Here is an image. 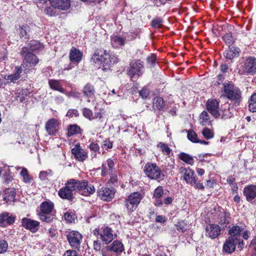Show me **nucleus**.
<instances>
[{
  "instance_id": "45",
  "label": "nucleus",
  "mask_w": 256,
  "mask_h": 256,
  "mask_svg": "<svg viewBox=\"0 0 256 256\" xmlns=\"http://www.w3.org/2000/svg\"><path fill=\"white\" fill-rule=\"evenodd\" d=\"M80 128L76 124L70 126L68 131V136H72L74 134H78L80 132Z\"/></svg>"
},
{
  "instance_id": "10",
  "label": "nucleus",
  "mask_w": 256,
  "mask_h": 256,
  "mask_svg": "<svg viewBox=\"0 0 256 256\" xmlns=\"http://www.w3.org/2000/svg\"><path fill=\"white\" fill-rule=\"evenodd\" d=\"M244 245V241H238L232 237H228L223 244L222 252L224 253L230 254L236 250V246L242 250Z\"/></svg>"
},
{
  "instance_id": "46",
  "label": "nucleus",
  "mask_w": 256,
  "mask_h": 256,
  "mask_svg": "<svg viewBox=\"0 0 256 256\" xmlns=\"http://www.w3.org/2000/svg\"><path fill=\"white\" fill-rule=\"evenodd\" d=\"M20 174L23 178V180L26 183H30L32 179L28 174V170L26 168H22Z\"/></svg>"
},
{
  "instance_id": "25",
  "label": "nucleus",
  "mask_w": 256,
  "mask_h": 256,
  "mask_svg": "<svg viewBox=\"0 0 256 256\" xmlns=\"http://www.w3.org/2000/svg\"><path fill=\"white\" fill-rule=\"evenodd\" d=\"M22 72V68L21 66H16L13 74L5 76L4 78L8 83H14L20 78Z\"/></svg>"
},
{
  "instance_id": "41",
  "label": "nucleus",
  "mask_w": 256,
  "mask_h": 256,
  "mask_svg": "<svg viewBox=\"0 0 256 256\" xmlns=\"http://www.w3.org/2000/svg\"><path fill=\"white\" fill-rule=\"evenodd\" d=\"M248 109L251 112H256V92L254 93L248 100Z\"/></svg>"
},
{
  "instance_id": "28",
  "label": "nucleus",
  "mask_w": 256,
  "mask_h": 256,
  "mask_svg": "<svg viewBox=\"0 0 256 256\" xmlns=\"http://www.w3.org/2000/svg\"><path fill=\"white\" fill-rule=\"evenodd\" d=\"M84 182L80 184V180L72 178L67 180L65 184L70 190L71 189V191L72 192H74V194L76 192H78L80 194V188L82 187V186H80V184L84 186V184H82Z\"/></svg>"
},
{
  "instance_id": "38",
  "label": "nucleus",
  "mask_w": 256,
  "mask_h": 256,
  "mask_svg": "<svg viewBox=\"0 0 256 256\" xmlns=\"http://www.w3.org/2000/svg\"><path fill=\"white\" fill-rule=\"evenodd\" d=\"M16 192L13 188L6 190L4 199L8 202H14L16 198Z\"/></svg>"
},
{
  "instance_id": "40",
  "label": "nucleus",
  "mask_w": 256,
  "mask_h": 256,
  "mask_svg": "<svg viewBox=\"0 0 256 256\" xmlns=\"http://www.w3.org/2000/svg\"><path fill=\"white\" fill-rule=\"evenodd\" d=\"M200 124L202 126L210 125L211 120L210 116L206 112L204 111L200 115Z\"/></svg>"
},
{
  "instance_id": "9",
  "label": "nucleus",
  "mask_w": 256,
  "mask_h": 256,
  "mask_svg": "<svg viewBox=\"0 0 256 256\" xmlns=\"http://www.w3.org/2000/svg\"><path fill=\"white\" fill-rule=\"evenodd\" d=\"M113 230L112 228L105 226L100 230L96 229L94 230V234L98 236L104 244H108L114 239Z\"/></svg>"
},
{
  "instance_id": "59",
  "label": "nucleus",
  "mask_w": 256,
  "mask_h": 256,
  "mask_svg": "<svg viewBox=\"0 0 256 256\" xmlns=\"http://www.w3.org/2000/svg\"><path fill=\"white\" fill-rule=\"evenodd\" d=\"M106 112L104 109L101 108L98 112H95L94 115V119L98 118L102 120L105 116Z\"/></svg>"
},
{
  "instance_id": "24",
  "label": "nucleus",
  "mask_w": 256,
  "mask_h": 256,
  "mask_svg": "<svg viewBox=\"0 0 256 256\" xmlns=\"http://www.w3.org/2000/svg\"><path fill=\"white\" fill-rule=\"evenodd\" d=\"M243 193L246 200L252 202L256 198V185L251 184L246 186L244 188Z\"/></svg>"
},
{
  "instance_id": "43",
  "label": "nucleus",
  "mask_w": 256,
  "mask_h": 256,
  "mask_svg": "<svg viewBox=\"0 0 256 256\" xmlns=\"http://www.w3.org/2000/svg\"><path fill=\"white\" fill-rule=\"evenodd\" d=\"M158 147L160 148L162 153L166 156H170L172 152V150L164 143L160 142Z\"/></svg>"
},
{
  "instance_id": "1",
  "label": "nucleus",
  "mask_w": 256,
  "mask_h": 256,
  "mask_svg": "<svg viewBox=\"0 0 256 256\" xmlns=\"http://www.w3.org/2000/svg\"><path fill=\"white\" fill-rule=\"evenodd\" d=\"M92 59L95 64L101 65L104 70L110 69L112 64H114L118 61L116 55H110L104 49L98 50Z\"/></svg>"
},
{
  "instance_id": "44",
  "label": "nucleus",
  "mask_w": 256,
  "mask_h": 256,
  "mask_svg": "<svg viewBox=\"0 0 256 256\" xmlns=\"http://www.w3.org/2000/svg\"><path fill=\"white\" fill-rule=\"evenodd\" d=\"M53 172L52 170H48L46 171H41L39 174V178L42 181H46L48 180V177L52 176Z\"/></svg>"
},
{
  "instance_id": "60",
  "label": "nucleus",
  "mask_w": 256,
  "mask_h": 256,
  "mask_svg": "<svg viewBox=\"0 0 256 256\" xmlns=\"http://www.w3.org/2000/svg\"><path fill=\"white\" fill-rule=\"evenodd\" d=\"M79 115V113L78 110L76 109L69 110L66 113V116L70 118L73 116H78Z\"/></svg>"
},
{
  "instance_id": "61",
  "label": "nucleus",
  "mask_w": 256,
  "mask_h": 256,
  "mask_svg": "<svg viewBox=\"0 0 256 256\" xmlns=\"http://www.w3.org/2000/svg\"><path fill=\"white\" fill-rule=\"evenodd\" d=\"M178 156L180 160H193V158L184 152H180Z\"/></svg>"
},
{
  "instance_id": "62",
  "label": "nucleus",
  "mask_w": 256,
  "mask_h": 256,
  "mask_svg": "<svg viewBox=\"0 0 256 256\" xmlns=\"http://www.w3.org/2000/svg\"><path fill=\"white\" fill-rule=\"evenodd\" d=\"M54 8L52 6L47 7L44 10L46 14L50 16H54L55 14Z\"/></svg>"
},
{
  "instance_id": "26",
  "label": "nucleus",
  "mask_w": 256,
  "mask_h": 256,
  "mask_svg": "<svg viewBox=\"0 0 256 256\" xmlns=\"http://www.w3.org/2000/svg\"><path fill=\"white\" fill-rule=\"evenodd\" d=\"M58 195L60 198L70 201H72L74 198V192H72L71 189L70 190L66 184L64 186L58 190Z\"/></svg>"
},
{
  "instance_id": "55",
  "label": "nucleus",
  "mask_w": 256,
  "mask_h": 256,
  "mask_svg": "<svg viewBox=\"0 0 256 256\" xmlns=\"http://www.w3.org/2000/svg\"><path fill=\"white\" fill-rule=\"evenodd\" d=\"M102 147L104 150L110 149L112 147V142L110 140L106 139L103 142Z\"/></svg>"
},
{
  "instance_id": "36",
  "label": "nucleus",
  "mask_w": 256,
  "mask_h": 256,
  "mask_svg": "<svg viewBox=\"0 0 256 256\" xmlns=\"http://www.w3.org/2000/svg\"><path fill=\"white\" fill-rule=\"evenodd\" d=\"M28 46V47L27 48H28V52L30 50L34 52L41 50L44 48V46L42 43L34 40H30Z\"/></svg>"
},
{
  "instance_id": "11",
  "label": "nucleus",
  "mask_w": 256,
  "mask_h": 256,
  "mask_svg": "<svg viewBox=\"0 0 256 256\" xmlns=\"http://www.w3.org/2000/svg\"><path fill=\"white\" fill-rule=\"evenodd\" d=\"M142 198V194L139 192L130 194L126 200V206L130 212H133L136 208Z\"/></svg>"
},
{
  "instance_id": "27",
  "label": "nucleus",
  "mask_w": 256,
  "mask_h": 256,
  "mask_svg": "<svg viewBox=\"0 0 256 256\" xmlns=\"http://www.w3.org/2000/svg\"><path fill=\"white\" fill-rule=\"evenodd\" d=\"M72 152L76 158H80V160H84L87 158V152L82 148L80 144H76L72 148Z\"/></svg>"
},
{
  "instance_id": "63",
  "label": "nucleus",
  "mask_w": 256,
  "mask_h": 256,
  "mask_svg": "<svg viewBox=\"0 0 256 256\" xmlns=\"http://www.w3.org/2000/svg\"><path fill=\"white\" fill-rule=\"evenodd\" d=\"M64 219L66 220L68 222L71 223L72 222L74 219V216L72 214H71L70 213H66L64 216Z\"/></svg>"
},
{
  "instance_id": "35",
  "label": "nucleus",
  "mask_w": 256,
  "mask_h": 256,
  "mask_svg": "<svg viewBox=\"0 0 256 256\" xmlns=\"http://www.w3.org/2000/svg\"><path fill=\"white\" fill-rule=\"evenodd\" d=\"M240 52V50L238 48H229L224 53V56L228 60H232L235 56H238Z\"/></svg>"
},
{
  "instance_id": "16",
  "label": "nucleus",
  "mask_w": 256,
  "mask_h": 256,
  "mask_svg": "<svg viewBox=\"0 0 256 256\" xmlns=\"http://www.w3.org/2000/svg\"><path fill=\"white\" fill-rule=\"evenodd\" d=\"M116 190L114 188L103 186L97 191L98 196L105 201H110L114 196Z\"/></svg>"
},
{
  "instance_id": "23",
  "label": "nucleus",
  "mask_w": 256,
  "mask_h": 256,
  "mask_svg": "<svg viewBox=\"0 0 256 256\" xmlns=\"http://www.w3.org/2000/svg\"><path fill=\"white\" fill-rule=\"evenodd\" d=\"M82 53L74 47H72L69 54L70 60L72 64L78 65L82 60Z\"/></svg>"
},
{
  "instance_id": "49",
  "label": "nucleus",
  "mask_w": 256,
  "mask_h": 256,
  "mask_svg": "<svg viewBox=\"0 0 256 256\" xmlns=\"http://www.w3.org/2000/svg\"><path fill=\"white\" fill-rule=\"evenodd\" d=\"M222 38L226 44L228 46L232 45L234 42V40L230 33L226 34Z\"/></svg>"
},
{
  "instance_id": "30",
  "label": "nucleus",
  "mask_w": 256,
  "mask_h": 256,
  "mask_svg": "<svg viewBox=\"0 0 256 256\" xmlns=\"http://www.w3.org/2000/svg\"><path fill=\"white\" fill-rule=\"evenodd\" d=\"M164 194V190L162 186L157 187L154 194V198L155 199L154 205L156 206H161L162 205V196Z\"/></svg>"
},
{
  "instance_id": "58",
  "label": "nucleus",
  "mask_w": 256,
  "mask_h": 256,
  "mask_svg": "<svg viewBox=\"0 0 256 256\" xmlns=\"http://www.w3.org/2000/svg\"><path fill=\"white\" fill-rule=\"evenodd\" d=\"M154 254L156 256H167L164 252V248L163 246H160L158 249L155 250Z\"/></svg>"
},
{
  "instance_id": "22",
  "label": "nucleus",
  "mask_w": 256,
  "mask_h": 256,
  "mask_svg": "<svg viewBox=\"0 0 256 256\" xmlns=\"http://www.w3.org/2000/svg\"><path fill=\"white\" fill-rule=\"evenodd\" d=\"M84 182V186L80 184L82 186L80 188V194L84 196H90V194H93L95 192L94 186L90 184H88V182L87 180H80V184Z\"/></svg>"
},
{
  "instance_id": "15",
  "label": "nucleus",
  "mask_w": 256,
  "mask_h": 256,
  "mask_svg": "<svg viewBox=\"0 0 256 256\" xmlns=\"http://www.w3.org/2000/svg\"><path fill=\"white\" fill-rule=\"evenodd\" d=\"M144 172L152 179H158L160 178L161 170L155 164L148 162L144 167Z\"/></svg>"
},
{
  "instance_id": "14",
  "label": "nucleus",
  "mask_w": 256,
  "mask_h": 256,
  "mask_svg": "<svg viewBox=\"0 0 256 256\" xmlns=\"http://www.w3.org/2000/svg\"><path fill=\"white\" fill-rule=\"evenodd\" d=\"M130 68L128 74L131 78H134L135 76L138 77L142 74L144 65L140 60H134L130 63Z\"/></svg>"
},
{
  "instance_id": "47",
  "label": "nucleus",
  "mask_w": 256,
  "mask_h": 256,
  "mask_svg": "<svg viewBox=\"0 0 256 256\" xmlns=\"http://www.w3.org/2000/svg\"><path fill=\"white\" fill-rule=\"evenodd\" d=\"M187 137L192 142L198 143L199 142L196 134L193 130H190L188 132Z\"/></svg>"
},
{
  "instance_id": "29",
  "label": "nucleus",
  "mask_w": 256,
  "mask_h": 256,
  "mask_svg": "<svg viewBox=\"0 0 256 256\" xmlns=\"http://www.w3.org/2000/svg\"><path fill=\"white\" fill-rule=\"evenodd\" d=\"M82 92L84 96L87 98L88 102H90V98L94 96L95 90L92 84L87 83L83 88Z\"/></svg>"
},
{
  "instance_id": "21",
  "label": "nucleus",
  "mask_w": 256,
  "mask_h": 256,
  "mask_svg": "<svg viewBox=\"0 0 256 256\" xmlns=\"http://www.w3.org/2000/svg\"><path fill=\"white\" fill-rule=\"evenodd\" d=\"M42 2H45L46 0H39ZM52 6L61 10H66L70 6V0H49Z\"/></svg>"
},
{
  "instance_id": "42",
  "label": "nucleus",
  "mask_w": 256,
  "mask_h": 256,
  "mask_svg": "<svg viewBox=\"0 0 256 256\" xmlns=\"http://www.w3.org/2000/svg\"><path fill=\"white\" fill-rule=\"evenodd\" d=\"M82 113L84 118L92 120L94 119L92 111L87 108H84L82 110Z\"/></svg>"
},
{
  "instance_id": "20",
  "label": "nucleus",
  "mask_w": 256,
  "mask_h": 256,
  "mask_svg": "<svg viewBox=\"0 0 256 256\" xmlns=\"http://www.w3.org/2000/svg\"><path fill=\"white\" fill-rule=\"evenodd\" d=\"M218 222L222 227L226 228V226L230 222V213L222 208L218 207Z\"/></svg>"
},
{
  "instance_id": "64",
  "label": "nucleus",
  "mask_w": 256,
  "mask_h": 256,
  "mask_svg": "<svg viewBox=\"0 0 256 256\" xmlns=\"http://www.w3.org/2000/svg\"><path fill=\"white\" fill-rule=\"evenodd\" d=\"M63 256H78V254L75 250H68L64 252Z\"/></svg>"
},
{
  "instance_id": "39",
  "label": "nucleus",
  "mask_w": 256,
  "mask_h": 256,
  "mask_svg": "<svg viewBox=\"0 0 256 256\" xmlns=\"http://www.w3.org/2000/svg\"><path fill=\"white\" fill-rule=\"evenodd\" d=\"M164 106V101L162 98L156 96L153 100V108L158 110H161Z\"/></svg>"
},
{
  "instance_id": "31",
  "label": "nucleus",
  "mask_w": 256,
  "mask_h": 256,
  "mask_svg": "<svg viewBox=\"0 0 256 256\" xmlns=\"http://www.w3.org/2000/svg\"><path fill=\"white\" fill-rule=\"evenodd\" d=\"M15 220L16 216L10 214L8 212H4L0 214V224L6 223L11 225L14 222Z\"/></svg>"
},
{
  "instance_id": "56",
  "label": "nucleus",
  "mask_w": 256,
  "mask_h": 256,
  "mask_svg": "<svg viewBox=\"0 0 256 256\" xmlns=\"http://www.w3.org/2000/svg\"><path fill=\"white\" fill-rule=\"evenodd\" d=\"M89 148L92 152H94V155H96V153L100 150V146L96 142H92Z\"/></svg>"
},
{
  "instance_id": "50",
  "label": "nucleus",
  "mask_w": 256,
  "mask_h": 256,
  "mask_svg": "<svg viewBox=\"0 0 256 256\" xmlns=\"http://www.w3.org/2000/svg\"><path fill=\"white\" fill-rule=\"evenodd\" d=\"M8 243L4 240H0V254H4L8 250Z\"/></svg>"
},
{
  "instance_id": "53",
  "label": "nucleus",
  "mask_w": 256,
  "mask_h": 256,
  "mask_svg": "<svg viewBox=\"0 0 256 256\" xmlns=\"http://www.w3.org/2000/svg\"><path fill=\"white\" fill-rule=\"evenodd\" d=\"M176 226L177 230L180 232L184 233L186 230V225L184 222H178Z\"/></svg>"
},
{
  "instance_id": "2",
  "label": "nucleus",
  "mask_w": 256,
  "mask_h": 256,
  "mask_svg": "<svg viewBox=\"0 0 256 256\" xmlns=\"http://www.w3.org/2000/svg\"><path fill=\"white\" fill-rule=\"evenodd\" d=\"M56 212L54 204L50 201H46L40 204L38 216L42 221L49 223L56 218Z\"/></svg>"
},
{
  "instance_id": "34",
  "label": "nucleus",
  "mask_w": 256,
  "mask_h": 256,
  "mask_svg": "<svg viewBox=\"0 0 256 256\" xmlns=\"http://www.w3.org/2000/svg\"><path fill=\"white\" fill-rule=\"evenodd\" d=\"M126 39L124 38L114 35L111 36V43L113 47L118 48L124 46L125 44Z\"/></svg>"
},
{
  "instance_id": "37",
  "label": "nucleus",
  "mask_w": 256,
  "mask_h": 256,
  "mask_svg": "<svg viewBox=\"0 0 256 256\" xmlns=\"http://www.w3.org/2000/svg\"><path fill=\"white\" fill-rule=\"evenodd\" d=\"M19 35L20 38H24V40L29 38L30 28L27 25H24L19 28Z\"/></svg>"
},
{
  "instance_id": "19",
  "label": "nucleus",
  "mask_w": 256,
  "mask_h": 256,
  "mask_svg": "<svg viewBox=\"0 0 256 256\" xmlns=\"http://www.w3.org/2000/svg\"><path fill=\"white\" fill-rule=\"evenodd\" d=\"M60 124V120L58 119L52 118L49 120L45 125L48 134L51 136H55L58 132Z\"/></svg>"
},
{
  "instance_id": "33",
  "label": "nucleus",
  "mask_w": 256,
  "mask_h": 256,
  "mask_svg": "<svg viewBox=\"0 0 256 256\" xmlns=\"http://www.w3.org/2000/svg\"><path fill=\"white\" fill-rule=\"evenodd\" d=\"M114 165V161H104L102 166V175L106 176L108 173L112 174Z\"/></svg>"
},
{
  "instance_id": "6",
  "label": "nucleus",
  "mask_w": 256,
  "mask_h": 256,
  "mask_svg": "<svg viewBox=\"0 0 256 256\" xmlns=\"http://www.w3.org/2000/svg\"><path fill=\"white\" fill-rule=\"evenodd\" d=\"M180 172L182 174L183 178L186 184L194 186L196 189L204 190V186L202 183L198 182L194 172L189 167H181L180 168Z\"/></svg>"
},
{
  "instance_id": "13",
  "label": "nucleus",
  "mask_w": 256,
  "mask_h": 256,
  "mask_svg": "<svg viewBox=\"0 0 256 256\" xmlns=\"http://www.w3.org/2000/svg\"><path fill=\"white\" fill-rule=\"evenodd\" d=\"M20 54L24 57V65H26V67L28 66V64H29V66H34L39 62V60L36 56L28 52L27 47H24L22 48Z\"/></svg>"
},
{
  "instance_id": "4",
  "label": "nucleus",
  "mask_w": 256,
  "mask_h": 256,
  "mask_svg": "<svg viewBox=\"0 0 256 256\" xmlns=\"http://www.w3.org/2000/svg\"><path fill=\"white\" fill-rule=\"evenodd\" d=\"M218 106V102L214 98L209 99L206 104L208 110L216 118H228L231 116L228 110H221Z\"/></svg>"
},
{
  "instance_id": "48",
  "label": "nucleus",
  "mask_w": 256,
  "mask_h": 256,
  "mask_svg": "<svg viewBox=\"0 0 256 256\" xmlns=\"http://www.w3.org/2000/svg\"><path fill=\"white\" fill-rule=\"evenodd\" d=\"M62 94H64L68 98H78L80 96V93L78 91L71 90L70 92H67L65 89L64 92Z\"/></svg>"
},
{
  "instance_id": "5",
  "label": "nucleus",
  "mask_w": 256,
  "mask_h": 256,
  "mask_svg": "<svg viewBox=\"0 0 256 256\" xmlns=\"http://www.w3.org/2000/svg\"><path fill=\"white\" fill-rule=\"evenodd\" d=\"M224 91L225 96L235 104H239L242 100V92L234 84H224Z\"/></svg>"
},
{
  "instance_id": "18",
  "label": "nucleus",
  "mask_w": 256,
  "mask_h": 256,
  "mask_svg": "<svg viewBox=\"0 0 256 256\" xmlns=\"http://www.w3.org/2000/svg\"><path fill=\"white\" fill-rule=\"evenodd\" d=\"M21 223L24 228L32 232H38L40 226V222L38 221L27 218H22Z\"/></svg>"
},
{
  "instance_id": "8",
  "label": "nucleus",
  "mask_w": 256,
  "mask_h": 256,
  "mask_svg": "<svg viewBox=\"0 0 256 256\" xmlns=\"http://www.w3.org/2000/svg\"><path fill=\"white\" fill-rule=\"evenodd\" d=\"M239 74L241 75L254 76L256 74V58L250 56L246 58L240 66Z\"/></svg>"
},
{
  "instance_id": "12",
  "label": "nucleus",
  "mask_w": 256,
  "mask_h": 256,
  "mask_svg": "<svg viewBox=\"0 0 256 256\" xmlns=\"http://www.w3.org/2000/svg\"><path fill=\"white\" fill-rule=\"evenodd\" d=\"M82 238V234L76 230L68 232L66 234L67 240L70 246L74 250H79Z\"/></svg>"
},
{
  "instance_id": "17",
  "label": "nucleus",
  "mask_w": 256,
  "mask_h": 256,
  "mask_svg": "<svg viewBox=\"0 0 256 256\" xmlns=\"http://www.w3.org/2000/svg\"><path fill=\"white\" fill-rule=\"evenodd\" d=\"M206 236L214 240L219 236L221 232V228L216 224H208L205 228Z\"/></svg>"
},
{
  "instance_id": "57",
  "label": "nucleus",
  "mask_w": 256,
  "mask_h": 256,
  "mask_svg": "<svg viewBox=\"0 0 256 256\" xmlns=\"http://www.w3.org/2000/svg\"><path fill=\"white\" fill-rule=\"evenodd\" d=\"M139 94L142 98H146L149 96L150 90L146 87H144L139 92Z\"/></svg>"
},
{
  "instance_id": "52",
  "label": "nucleus",
  "mask_w": 256,
  "mask_h": 256,
  "mask_svg": "<svg viewBox=\"0 0 256 256\" xmlns=\"http://www.w3.org/2000/svg\"><path fill=\"white\" fill-rule=\"evenodd\" d=\"M163 21L161 18H154L151 22V26L154 28H159L162 25Z\"/></svg>"
},
{
  "instance_id": "51",
  "label": "nucleus",
  "mask_w": 256,
  "mask_h": 256,
  "mask_svg": "<svg viewBox=\"0 0 256 256\" xmlns=\"http://www.w3.org/2000/svg\"><path fill=\"white\" fill-rule=\"evenodd\" d=\"M202 134L206 139H210L214 137V132L208 128H204L202 131Z\"/></svg>"
},
{
  "instance_id": "7",
  "label": "nucleus",
  "mask_w": 256,
  "mask_h": 256,
  "mask_svg": "<svg viewBox=\"0 0 256 256\" xmlns=\"http://www.w3.org/2000/svg\"><path fill=\"white\" fill-rule=\"evenodd\" d=\"M124 250V246L122 243L116 240L110 244L103 248L102 250V256H118Z\"/></svg>"
},
{
  "instance_id": "54",
  "label": "nucleus",
  "mask_w": 256,
  "mask_h": 256,
  "mask_svg": "<svg viewBox=\"0 0 256 256\" xmlns=\"http://www.w3.org/2000/svg\"><path fill=\"white\" fill-rule=\"evenodd\" d=\"M156 61V56L152 54L147 58V62L150 66H154Z\"/></svg>"
},
{
  "instance_id": "32",
  "label": "nucleus",
  "mask_w": 256,
  "mask_h": 256,
  "mask_svg": "<svg viewBox=\"0 0 256 256\" xmlns=\"http://www.w3.org/2000/svg\"><path fill=\"white\" fill-rule=\"evenodd\" d=\"M62 81V80L50 79L48 80V84L52 90L63 93L64 92V88L62 86L61 82Z\"/></svg>"
},
{
  "instance_id": "3",
  "label": "nucleus",
  "mask_w": 256,
  "mask_h": 256,
  "mask_svg": "<svg viewBox=\"0 0 256 256\" xmlns=\"http://www.w3.org/2000/svg\"><path fill=\"white\" fill-rule=\"evenodd\" d=\"M246 226L243 223H238L233 224L229 226L228 234L229 237H232L234 239L238 241H243L241 238V233L242 232V237L244 240L249 238L250 232L246 230Z\"/></svg>"
}]
</instances>
